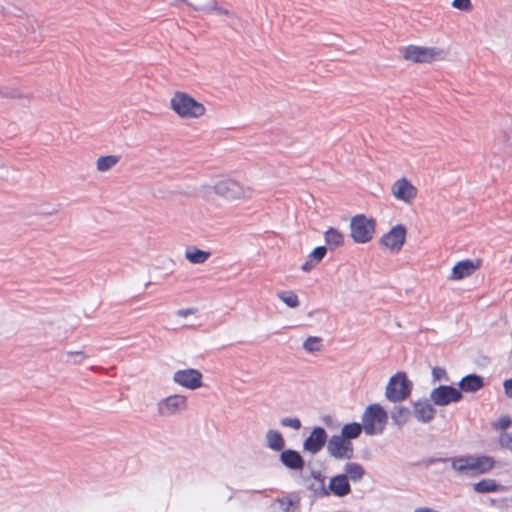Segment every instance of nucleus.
<instances>
[{"instance_id": "nucleus-1", "label": "nucleus", "mask_w": 512, "mask_h": 512, "mask_svg": "<svg viewBox=\"0 0 512 512\" xmlns=\"http://www.w3.org/2000/svg\"><path fill=\"white\" fill-rule=\"evenodd\" d=\"M211 190L227 201H245L255 195V190L251 186L243 185L229 178L219 180L213 186L202 187V196L208 198Z\"/></svg>"}, {"instance_id": "nucleus-2", "label": "nucleus", "mask_w": 512, "mask_h": 512, "mask_svg": "<svg viewBox=\"0 0 512 512\" xmlns=\"http://www.w3.org/2000/svg\"><path fill=\"white\" fill-rule=\"evenodd\" d=\"M171 110L183 119H198L205 115L206 107L186 92L177 91L170 99Z\"/></svg>"}, {"instance_id": "nucleus-3", "label": "nucleus", "mask_w": 512, "mask_h": 512, "mask_svg": "<svg viewBox=\"0 0 512 512\" xmlns=\"http://www.w3.org/2000/svg\"><path fill=\"white\" fill-rule=\"evenodd\" d=\"M401 56L413 63H431L445 59L447 53L437 47L409 45L400 49Z\"/></svg>"}, {"instance_id": "nucleus-4", "label": "nucleus", "mask_w": 512, "mask_h": 512, "mask_svg": "<svg viewBox=\"0 0 512 512\" xmlns=\"http://www.w3.org/2000/svg\"><path fill=\"white\" fill-rule=\"evenodd\" d=\"M388 421V414L379 404H371L364 410L362 425L367 435L381 434Z\"/></svg>"}, {"instance_id": "nucleus-5", "label": "nucleus", "mask_w": 512, "mask_h": 512, "mask_svg": "<svg viewBox=\"0 0 512 512\" xmlns=\"http://www.w3.org/2000/svg\"><path fill=\"white\" fill-rule=\"evenodd\" d=\"M350 237L357 244L370 242L375 234L376 221L363 214H358L350 220Z\"/></svg>"}, {"instance_id": "nucleus-6", "label": "nucleus", "mask_w": 512, "mask_h": 512, "mask_svg": "<svg viewBox=\"0 0 512 512\" xmlns=\"http://www.w3.org/2000/svg\"><path fill=\"white\" fill-rule=\"evenodd\" d=\"M411 390L412 382L404 372H398L389 379L385 396L390 402H401L409 397Z\"/></svg>"}, {"instance_id": "nucleus-7", "label": "nucleus", "mask_w": 512, "mask_h": 512, "mask_svg": "<svg viewBox=\"0 0 512 512\" xmlns=\"http://www.w3.org/2000/svg\"><path fill=\"white\" fill-rule=\"evenodd\" d=\"M156 409L161 417L180 415L188 409V397L183 394L169 395L157 402Z\"/></svg>"}, {"instance_id": "nucleus-8", "label": "nucleus", "mask_w": 512, "mask_h": 512, "mask_svg": "<svg viewBox=\"0 0 512 512\" xmlns=\"http://www.w3.org/2000/svg\"><path fill=\"white\" fill-rule=\"evenodd\" d=\"M406 236V227L402 224H398L381 237L380 245L390 253L397 254L405 244Z\"/></svg>"}, {"instance_id": "nucleus-9", "label": "nucleus", "mask_w": 512, "mask_h": 512, "mask_svg": "<svg viewBox=\"0 0 512 512\" xmlns=\"http://www.w3.org/2000/svg\"><path fill=\"white\" fill-rule=\"evenodd\" d=\"M172 380L175 384L188 390H196L203 386V374L194 368L175 371Z\"/></svg>"}, {"instance_id": "nucleus-10", "label": "nucleus", "mask_w": 512, "mask_h": 512, "mask_svg": "<svg viewBox=\"0 0 512 512\" xmlns=\"http://www.w3.org/2000/svg\"><path fill=\"white\" fill-rule=\"evenodd\" d=\"M327 452L335 459L349 460L354 456V446L340 434L333 435L327 442Z\"/></svg>"}, {"instance_id": "nucleus-11", "label": "nucleus", "mask_w": 512, "mask_h": 512, "mask_svg": "<svg viewBox=\"0 0 512 512\" xmlns=\"http://www.w3.org/2000/svg\"><path fill=\"white\" fill-rule=\"evenodd\" d=\"M463 398L462 392L452 386L440 385L430 392V401L436 406H447Z\"/></svg>"}, {"instance_id": "nucleus-12", "label": "nucleus", "mask_w": 512, "mask_h": 512, "mask_svg": "<svg viewBox=\"0 0 512 512\" xmlns=\"http://www.w3.org/2000/svg\"><path fill=\"white\" fill-rule=\"evenodd\" d=\"M417 188L406 178L397 180L392 186V195L400 201L411 203L417 196Z\"/></svg>"}, {"instance_id": "nucleus-13", "label": "nucleus", "mask_w": 512, "mask_h": 512, "mask_svg": "<svg viewBox=\"0 0 512 512\" xmlns=\"http://www.w3.org/2000/svg\"><path fill=\"white\" fill-rule=\"evenodd\" d=\"M327 441V433L322 427H315L303 442V449L311 454L318 453Z\"/></svg>"}, {"instance_id": "nucleus-14", "label": "nucleus", "mask_w": 512, "mask_h": 512, "mask_svg": "<svg viewBox=\"0 0 512 512\" xmlns=\"http://www.w3.org/2000/svg\"><path fill=\"white\" fill-rule=\"evenodd\" d=\"M481 266V260H471L466 259L459 261L452 268L450 279L451 280H461L466 277L471 276L475 271H477Z\"/></svg>"}, {"instance_id": "nucleus-15", "label": "nucleus", "mask_w": 512, "mask_h": 512, "mask_svg": "<svg viewBox=\"0 0 512 512\" xmlns=\"http://www.w3.org/2000/svg\"><path fill=\"white\" fill-rule=\"evenodd\" d=\"M434 404L430 401V399H423L414 402L413 404V415L414 417L422 423H429L434 419L436 410L433 406Z\"/></svg>"}, {"instance_id": "nucleus-16", "label": "nucleus", "mask_w": 512, "mask_h": 512, "mask_svg": "<svg viewBox=\"0 0 512 512\" xmlns=\"http://www.w3.org/2000/svg\"><path fill=\"white\" fill-rule=\"evenodd\" d=\"M324 495H329L332 493L335 496L343 497L350 493L351 487L349 481L347 479V475L340 474L332 477L330 479L329 485L327 488H323Z\"/></svg>"}, {"instance_id": "nucleus-17", "label": "nucleus", "mask_w": 512, "mask_h": 512, "mask_svg": "<svg viewBox=\"0 0 512 512\" xmlns=\"http://www.w3.org/2000/svg\"><path fill=\"white\" fill-rule=\"evenodd\" d=\"M471 476L489 472L495 466V460L487 455H471Z\"/></svg>"}, {"instance_id": "nucleus-18", "label": "nucleus", "mask_w": 512, "mask_h": 512, "mask_svg": "<svg viewBox=\"0 0 512 512\" xmlns=\"http://www.w3.org/2000/svg\"><path fill=\"white\" fill-rule=\"evenodd\" d=\"M281 463L291 470H301L304 467V459L295 450H282L280 454Z\"/></svg>"}, {"instance_id": "nucleus-19", "label": "nucleus", "mask_w": 512, "mask_h": 512, "mask_svg": "<svg viewBox=\"0 0 512 512\" xmlns=\"http://www.w3.org/2000/svg\"><path fill=\"white\" fill-rule=\"evenodd\" d=\"M473 489L477 493H493V492H505L507 487L496 483L494 479H483L473 484Z\"/></svg>"}, {"instance_id": "nucleus-20", "label": "nucleus", "mask_w": 512, "mask_h": 512, "mask_svg": "<svg viewBox=\"0 0 512 512\" xmlns=\"http://www.w3.org/2000/svg\"><path fill=\"white\" fill-rule=\"evenodd\" d=\"M483 378L476 374H469L459 382L460 391L476 392L483 387Z\"/></svg>"}, {"instance_id": "nucleus-21", "label": "nucleus", "mask_w": 512, "mask_h": 512, "mask_svg": "<svg viewBox=\"0 0 512 512\" xmlns=\"http://www.w3.org/2000/svg\"><path fill=\"white\" fill-rule=\"evenodd\" d=\"M450 462L456 473L471 476V455L453 457Z\"/></svg>"}, {"instance_id": "nucleus-22", "label": "nucleus", "mask_w": 512, "mask_h": 512, "mask_svg": "<svg viewBox=\"0 0 512 512\" xmlns=\"http://www.w3.org/2000/svg\"><path fill=\"white\" fill-rule=\"evenodd\" d=\"M266 446L276 452L282 451L285 447L283 435L274 429H269L265 435Z\"/></svg>"}, {"instance_id": "nucleus-23", "label": "nucleus", "mask_w": 512, "mask_h": 512, "mask_svg": "<svg viewBox=\"0 0 512 512\" xmlns=\"http://www.w3.org/2000/svg\"><path fill=\"white\" fill-rule=\"evenodd\" d=\"M211 256L209 251L201 250L195 246H189L185 249V258L191 264H203L205 263Z\"/></svg>"}, {"instance_id": "nucleus-24", "label": "nucleus", "mask_w": 512, "mask_h": 512, "mask_svg": "<svg viewBox=\"0 0 512 512\" xmlns=\"http://www.w3.org/2000/svg\"><path fill=\"white\" fill-rule=\"evenodd\" d=\"M324 240L330 249H334L344 244V235L335 228H329L324 233Z\"/></svg>"}, {"instance_id": "nucleus-25", "label": "nucleus", "mask_w": 512, "mask_h": 512, "mask_svg": "<svg viewBox=\"0 0 512 512\" xmlns=\"http://www.w3.org/2000/svg\"><path fill=\"white\" fill-rule=\"evenodd\" d=\"M345 474L347 479L354 482L360 481L365 475V470L362 465L356 462H348L344 466Z\"/></svg>"}, {"instance_id": "nucleus-26", "label": "nucleus", "mask_w": 512, "mask_h": 512, "mask_svg": "<svg viewBox=\"0 0 512 512\" xmlns=\"http://www.w3.org/2000/svg\"><path fill=\"white\" fill-rule=\"evenodd\" d=\"M362 430H364L362 423L353 422L345 424L341 429L340 435L347 441L352 442L353 439H356L361 435Z\"/></svg>"}, {"instance_id": "nucleus-27", "label": "nucleus", "mask_w": 512, "mask_h": 512, "mask_svg": "<svg viewBox=\"0 0 512 512\" xmlns=\"http://www.w3.org/2000/svg\"><path fill=\"white\" fill-rule=\"evenodd\" d=\"M120 160V157L117 155H107L101 156L96 161V169L99 172H107L114 168Z\"/></svg>"}, {"instance_id": "nucleus-28", "label": "nucleus", "mask_w": 512, "mask_h": 512, "mask_svg": "<svg viewBox=\"0 0 512 512\" xmlns=\"http://www.w3.org/2000/svg\"><path fill=\"white\" fill-rule=\"evenodd\" d=\"M410 417V410L403 406H396L391 411V418L396 425L402 426Z\"/></svg>"}, {"instance_id": "nucleus-29", "label": "nucleus", "mask_w": 512, "mask_h": 512, "mask_svg": "<svg viewBox=\"0 0 512 512\" xmlns=\"http://www.w3.org/2000/svg\"><path fill=\"white\" fill-rule=\"evenodd\" d=\"M59 206L50 202H42L38 204L36 214L40 216H54L59 213Z\"/></svg>"}, {"instance_id": "nucleus-30", "label": "nucleus", "mask_w": 512, "mask_h": 512, "mask_svg": "<svg viewBox=\"0 0 512 512\" xmlns=\"http://www.w3.org/2000/svg\"><path fill=\"white\" fill-rule=\"evenodd\" d=\"M277 297L290 308L299 306L298 296L293 291H280L277 293Z\"/></svg>"}, {"instance_id": "nucleus-31", "label": "nucleus", "mask_w": 512, "mask_h": 512, "mask_svg": "<svg viewBox=\"0 0 512 512\" xmlns=\"http://www.w3.org/2000/svg\"><path fill=\"white\" fill-rule=\"evenodd\" d=\"M303 349L308 353L319 352L322 349V339L317 336H310L303 342Z\"/></svg>"}, {"instance_id": "nucleus-32", "label": "nucleus", "mask_w": 512, "mask_h": 512, "mask_svg": "<svg viewBox=\"0 0 512 512\" xmlns=\"http://www.w3.org/2000/svg\"><path fill=\"white\" fill-rule=\"evenodd\" d=\"M66 363L80 365L88 358L84 351H68L65 353Z\"/></svg>"}, {"instance_id": "nucleus-33", "label": "nucleus", "mask_w": 512, "mask_h": 512, "mask_svg": "<svg viewBox=\"0 0 512 512\" xmlns=\"http://www.w3.org/2000/svg\"><path fill=\"white\" fill-rule=\"evenodd\" d=\"M277 503L281 512H297V505L291 499H279Z\"/></svg>"}, {"instance_id": "nucleus-34", "label": "nucleus", "mask_w": 512, "mask_h": 512, "mask_svg": "<svg viewBox=\"0 0 512 512\" xmlns=\"http://www.w3.org/2000/svg\"><path fill=\"white\" fill-rule=\"evenodd\" d=\"M327 253V248L324 246L316 247L309 255L308 258L315 264L321 262Z\"/></svg>"}, {"instance_id": "nucleus-35", "label": "nucleus", "mask_w": 512, "mask_h": 512, "mask_svg": "<svg viewBox=\"0 0 512 512\" xmlns=\"http://www.w3.org/2000/svg\"><path fill=\"white\" fill-rule=\"evenodd\" d=\"M280 424L283 427H289L294 430H299L302 426L301 421L297 417H285L280 420Z\"/></svg>"}, {"instance_id": "nucleus-36", "label": "nucleus", "mask_w": 512, "mask_h": 512, "mask_svg": "<svg viewBox=\"0 0 512 512\" xmlns=\"http://www.w3.org/2000/svg\"><path fill=\"white\" fill-rule=\"evenodd\" d=\"M194 9L196 10H201V11H205V12H210V11H217L218 13L220 14H225V15H231L230 12L222 7H219L216 2H211L205 6H201V7H194Z\"/></svg>"}, {"instance_id": "nucleus-37", "label": "nucleus", "mask_w": 512, "mask_h": 512, "mask_svg": "<svg viewBox=\"0 0 512 512\" xmlns=\"http://www.w3.org/2000/svg\"><path fill=\"white\" fill-rule=\"evenodd\" d=\"M512 426V419L508 416H503L497 421L492 423V427L495 430H506Z\"/></svg>"}, {"instance_id": "nucleus-38", "label": "nucleus", "mask_w": 512, "mask_h": 512, "mask_svg": "<svg viewBox=\"0 0 512 512\" xmlns=\"http://www.w3.org/2000/svg\"><path fill=\"white\" fill-rule=\"evenodd\" d=\"M452 7L464 12H470L473 9L471 0H453Z\"/></svg>"}, {"instance_id": "nucleus-39", "label": "nucleus", "mask_w": 512, "mask_h": 512, "mask_svg": "<svg viewBox=\"0 0 512 512\" xmlns=\"http://www.w3.org/2000/svg\"><path fill=\"white\" fill-rule=\"evenodd\" d=\"M499 444L512 452V433L503 432L499 437Z\"/></svg>"}, {"instance_id": "nucleus-40", "label": "nucleus", "mask_w": 512, "mask_h": 512, "mask_svg": "<svg viewBox=\"0 0 512 512\" xmlns=\"http://www.w3.org/2000/svg\"><path fill=\"white\" fill-rule=\"evenodd\" d=\"M432 377L435 381H449L446 370L441 367H434L432 369Z\"/></svg>"}, {"instance_id": "nucleus-41", "label": "nucleus", "mask_w": 512, "mask_h": 512, "mask_svg": "<svg viewBox=\"0 0 512 512\" xmlns=\"http://www.w3.org/2000/svg\"><path fill=\"white\" fill-rule=\"evenodd\" d=\"M196 313V309L195 308H186V309H179L176 314L179 316V317H187L189 315H193Z\"/></svg>"}, {"instance_id": "nucleus-42", "label": "nucleus", "mask_w": 512, "mask_h": 512, "mask_svg": "<svg viewBox=\"0 0 512 512\" xmlns=\"http://www.w3.org/2000/svg\"><path fill=\"white\" fill-rule=\"evenodd\" d=\"M504 389L507 396L512 397V379L504 382Z\"/></svg>"}, {"instance_id": "nucleus-43", "label": "nucleus", "mask_w": 512, "mask_h": 512, "mask_svg": "<svg viewBox=\"0 0 512 512\" xmlns=\"http://www.w3.org/2000/svg\"><path fill=\"white\" fill-rule=\"evenodd\" d=\"M315 266V263L308 258V260L302 265L301 269L304 272H309Z\"/></svg>"}, {"instance_id": "nucleus-44", "label": "nucleus", "mask_w": 512, "mask_h": 512, "mask_svg": "<svg viewBox=\"0 0 512 512\" xmlns=\"http://www.w3.org/2000/svg\"><path fill=\"white\" fill-rule=\"evenodd\" d=\"M414 512H438L432 508H429V507H419V508H416Z\"/></svg>"}, {"instance_id": "nucleus-45", "label": "nucleus", "mask_w": 512, "mask_h": 512, "mask_svg": "<svg viewBox=\"0 0 512 512\" xmlns=\"http://www.w3.org/2000/svg\"><path fill=\"white\" fill-rule=\"evenodd\" d=\"M313 477H314L315 479L320 480V481H321V483L323 484V482H324V477L321 475V473H320V472L313 473Z\"/></svg>"}]
</instances>
